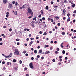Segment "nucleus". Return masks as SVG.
Here are the masks:
<instances>
[{
  "label": "nucleus",
  "instance_id": "1",
  "mask_svg": "<svg viewBox=\"0 0 76 76\" xmlns=\"http://www.w3.org/2000/svg\"><path fill=\"white\" fill-rule=\"evenodd\" d=\"M28 12H27L26 14L27 15H28V13H30L31 14V16H33V12H32V10H31L30 7L28 8Z\"/></svg>",
  "mask_w": 76,
  "mask_h": 76
},
{
  "label": "nucleus",
  "instance_id": "2",
  "mask_svg": "<svg viewBox=\"0 0 76 76\" xmlns=\"http://www.w3.org/2000/svg\"><path fill=\"white\" fill-rule=\"evenodd\" d=\"M14 54H16L17 55H19V51H18V49H15Z\"/></svg>",
  "mask_w": 76,
  "mask_h": 76
},
{
  "label": "nucleus",
  "instance_id": "3",
  "mask_svg": "<svg viewBox=\"0 0 76 76\" xmlns=\"http://www.w3.org/2000/svg\"><path fill=\"white\" fill-rule=\"evenodd\" d=\"M29 67L31 69H34V66H33V64L32 63H31L29 64Z\"/></svg>",
  "mask_w": 76,
  "mask_h": 76
},
{
  "label": "nucleus",
  "instance_id": "4",
  "mask_svg": "<svg viewBox=\"0 0 76 76\" xmlns=\"http://www.w3.org/2000/svg\"><path fill=\"white\" fill-rule=\"evenodd\" d=\"M12 54H12V53H10L9 56H5V58H9V57H11L12 56Z\"/></svg>",
  "mask_w": 76,
  "mask_h": 76
},
{
  "label": "nucleus",
  "instance_id": "5",
  "mask_svg": "<svg viewBox=\"0 0 76 76\" xmlns=\"http://www.w3.org/2000/svg\"><path fill=\"white\" fill-rule=\"evenodd\" d=\"M8 7L9 8H12V7H13V5L10 3L8 5Z\"/></svg>",
  "mask_w": 76,
  "mask_h": 76
},
{
  "label": "nucleus",
  "instance_id": "6",
  "mask_svg": "<svg viewBox=\"0 0 76 76\" xmlns=\"http://www.w3.org/2000/svg\"><path fill=\"white\" fill-rule=\"evenodd\" d=\"M3 1L4 4H6V3H7V0H3Z\"/></svg>",
  "mask_w": 76,
  "mask_h": 76
},
{
  "label": "nucleus",
  "instance_id": "7",
  "mask_svg": "<svg viewBox=\"0 0 76 76\" xmlns=\"http://www.w3.org/2000/svg\"><path fill=\"white\" fill-rule=\"evenodd\" d=\"M26 7V4L22 6V8L23 9H25V8Z\"/></svg>",
  "mask_w": 76,
  "mask_h": 76
},
{
  "label": "nucleus",
  "instance_id": "8",
  "mask_svg": "<svg viewBox=\"0 0 76 76\" xmlns=\"http://www.w3.org/2000/svg\"><path fill=\"white\" fill-rule=\"evenodd\" d=\"M50 53V51H46L45 52V54H48Z\"/></svg>",
  "mask_w": 76,
  "mask_h": 76
},
{
  "label": "nucleus",
  "instance_id": "9",
  "mask_svg": "<svg viewBox=\"0 0 76 76\" xmlns=\"http://www.w3.org/2000/svg\"><path fill=\"white\" fill-rule=\"evenodd\" d=\"M14 14L15 15H17L18 14V12H17V11H15L14 12Z\"/></svg>",
  "mask_w": 76,
  "mask_h": 76
},
{
  "label": "nucleus",
  "instance_id": "10",
  "mask_svg": "<svg viewBox=\"0 0 76 76\" xmlns=\"http://www.w3.org/2000/svg\"><path fill=\"white\" fill-rule=\"evenodd\" d=\"M42 50H39V54H41V53H42Z\"/></svg>",
  "mask_w": 76,
  "mask_h": 76
},
{
  "label": "nucleus",
  "instance_id": "11",
  "mask_svg": "<svg viewBox=\"0 0 76 76\" xmlns=\"http://www.w3.org/2000/svg\"><path fill=\"white\" fill-rule=\"evenodd\" d=\"M33 43V42H32V41H31L29 43V45H30V46H31V44H32V43Z\"/></svg>",
  "mask_w": 76,
  "mask_h": 76
},
{
  "label": "nucleus",
  "instance_id": "12",
  "mask_svg": "<svg viewBox=\"0 0 76 76\" xmlns=\"http://www.w3.org/2000/svg\"><path fill=\"white\" fill-rule=\"evenodd\" d=\"M40 12L42 15H43L44 14V12H43V11L42 10H41Z\"/></svg>",
  "mask_w": 76,
  "mask_h": 76
},
{
  "label": "nucleus",
  "instance_id": "13",
  "mask_svg": "<svg viewBox=\"0 0 76 76\" xmlns=\"http://www.w3.org/2000/svg\"><path fill=\"white\" fill-rule=\"evenodd\" d=\"M55 18L56 19H57V20H58V19H60V18H59L57 16H56L55 17Z\"/></svg>",
  "mask_w": 76,
  "mask_h": 76
},
{
  "label": "nucleus",
  "instance_id": "14",
  "mask_svg": "<svg viewBox=\"0 0 76 76\" xmlns=\"http://www.w3.org/2000/svg\"><path fill=\"white\" fill-rule=\"evenodd\" d=\"M45 9H46V10H48V6H46Z\"/></svg>",
  "mask_w": 76,
  "mask_h": 76
},
{
  "label": "nucleus",
  "instance_id": "15",
  "mask_svg": "<svg viewBox=\"0 0 76 76\" xmlns=\"http://www.w3.org/2000/svg\"><path fill=\"white\" fill-rule=\"evenodd\" d=\"M34 53L35 54H37V50H34Z\"/></svg>",
  "mask_w": 76,
  "mask_h": 76
},
{
  "label": "nucleus",
  "instance_id": "16",
  "mask_svg": "<svg viewBox=\"0 0 76 76\" xmlns=\"http://www.w3.org/2000/svg\"><path fill=\"white\" fill-rule=\"evenodd\" d=\"M57 10V9L55 8L53 10V11H54V12H56Z\"/></svg>",
  "mask_w": 76,
  "mask_h": 76
},
{
  "label": "nucleus",
  "instance_id": "17",
  "mask_svg": "<svg viewBox=\"0 0 76 76\" xmlns=\"http://www.w3.org/2000/svg\"><path fill=\"white\" fill-rule=\"evenodd\" d=\"M62 34L64 35H65V32H62Z\"/></svg>",
  "mask_w": 76,
  "mask_h": 76
},
{
  "label": "nucleus",
  "instance_id": "18",
  "mask_svg": "<svg viewBox=\"0 0 76 76\" xmlns=\"http://www.w3.org/2000/svg\"><path fill=\"white\" fill-rule=\"evenodd\" d=\"M62 54H65V51L63 50Z\"/></svg>",
  "mask_w": 76,
  "mask_h": 76
},
{
  "label": "nucleus",
  "instance_id": "19",
  "mask_svg": "<svg viewBox=\"0 0 76 76\" xmlns=\"http://www.w3.org/2000/svg\"><path fill=\"white\" fill-rule=\"evenodd\" d=\"M42 20H45V18H44V17H43L42 18Z\"/></svg>",
  "mask_w": 76,
  "mask_h": 76
},
{
  "label": "nucleus",
  "instance_id": "20",
  "mask_svg": "<svg viewBox=\"0 0 76 76\" xmlns=\"http://www.w3.org/2000/svg\"><path fill=\"white\" fill-rule=\"evenodd\" d=\"M13 62H14V63H15V62H16V59H13Z\"/></svg>",
  "mask_w": 76,
  "mask_h": 76
},
{
  "label": "nucleus",
  "instance_id": "21",
  "mask_svg": "<svg viewBox=\"0 0 76 76\" xmlns=\"http://www.w3.org/2000/svg\"><path fill=\"white\" fill-rule=\"evenodd\" d=\"M18 3L17 2H16L15 4V6L16 7V6H17L18 5Z\"/></svg>",
  "mask_w": 76,
  "mask_h": 76
},
{
  "label": "nucleus",
  "instance_id": "22",
  "mask_svg": "<svg viewBox=\"0 0 76 76\" xmlns=\"http://www.w3.org/2000/svg\"><path fill=\"white\" fill-rule=\"evenodd\" d=\"M75 6H76V5H75V4H72V7H75Z\"/></svg>",
  "mask_w": 76,
  "mask_h": 76
},
{
  "label": "nucleus",
  "instance_id": "23",
  "mask_svg": "<svg viewBox=\"0 0 76 76\" xmlns=\"http://www.w3.org/2000/svg\"><path fill=\"white\" fill-rule=\"evenodd\" d=\"M36 18H37L36 17H35L33 18V20H35L36 21L37 20V19H36Z\"/></svg>",
  "mask_w": 76,
  "mask_h": 76
},
{
  "label": "nucleus",
  "instance_id": "24",
  "mask_svg": "<svg viewBox=\"0 0 76 76\" xmlns=\"http://www.w3.org/2000/svg\"><path fill=\"white\" fill-rule=\"evenodd\" d=\"M20 40V39H16V41H19Z\"/></svg>",
  "mask_w": 76,
  "mask_h": 76
},
{
  "label": "nucleus",
  "instance_id": "25",
  "mask_svg": "<svg viewBox=\"0 0 76 76\" xmlns=\"http://www.w3.org/2000/svg\"><path fill=\"white\" fill-rule=\"evenodd\" d=\"M10 63L11 64V63H10L9 62H7V65H9L10 64Z\"/></svg>",
  "mask_w": 76,
  "mask_h": 76
},
{
  "label": "nucleus",
  "instance_id": "26",
  "mask_svg": "<svg viewBox=\"0 0 76 76\" xmlns=\"http://www.w3.org/2000/svg\"><path fill=\"white\" fill-rule=\"evenodd\" d=\"M31 25L32 26L33 28H34V27H35V26H34V24H32Z\"/></svg>",
  "mask_w": 76,
  "mask_h": 76
},
{
  "label": "nucleus",
  "instance_id": "27",
  "mask_svg": "<svg viewBox=\"0 0 76 76\" xmlns=\"http://www.w3.org/2000/svg\"><path fill=\"white\" fill-rule=\"evenodd\" d=\"M56 50L57 51H58L60 50V49H59V48H57L56 49Z\"/></svg>",
  "mask_w": 76,
  "mask_h": 76
},
{
  "label": "nucleus",
  "instance_id": "28",
  "mask_svg": "<svg viewBox=\"0 0 76 76\" xmlns=\"http://www.w3.org/2000/svg\"><path fill=\"white\" fill-rule=\"evenodd\" d=\"M47 35V33L46 32H45L43 34V35Z\"/></svg>",
  "mask_w": 76,
  "mask_h": 76
},
{
  "label": "nucleus",
  "instance_id": "29",
  "mask_svg": "<svg viewBox=\"0 0 76 76\" xmlns=\"http://www.w3.org/2000/svg\"><path fill=\"white\" fill-rule=\"evenodd\" d=\"M70 19L68 18L67 20V22H68V21H70Z\"/></svg>",
  "mask_w": 76,
  "mask_h": 76
},
{
  "label": "nucleus",
  "instance_id": "30",
  "mask_svg": "<svg viewBox=\"0 0 76 76\" xmlns=\"http://www.w3.org/2000/svg\"><path fill=\"white\" fill-rule=\"evenodd\" d=\"M51 4H53V3H54V2H53V1H52L51 2Z\"/></svg>",
  "mask_w": 76,
  "mask_h": 76
},
{
  "label": "nucleus",
  "instance_id": "31",
  "mask_svg": "<svg viewBox=\"0 0 76 76\" xmlns=\"http://www.w3.org/2000/svg\"><path fill=\"white\" fill-rule=\"evenodd\" d=\"M12 31V29L11 28H10L9 29V31H10V32H11Z\"/></svg>",
  "mask_w": 76,
  "mask_h": 76
},
{
  "label": "nucleus",
  "instance_id": "32",
  "mask_svg": "<svg viewBox=\"0 0 76 76\" xmlns=\"http://www.w3.org/2000/svg\"><path fill=\"white\" fill-rule=\"evenodd\" d=\"M45 47H48L49 46L48 45H45Z\"/></svg>",
  "mask_w": 76,
  "mask_h": 76
},
{
  "label": "nucleus",
  "instance_id": "33",
  "mask_svg": "<svg viewBox=\"0 0 76 76\" xmlns=\"http://www.w3.org/2000/svg\"><path fill=\"white\" fill-rule=\"evenodd\" d=\"M70 13H69L67 14V16H70Z\"/></svg>",
  "mask_w": 76,
  "mask_h": 76
},
{
  "label": "nucleus",
  "instance_id": "34",
  "mask_svg": "<svg viewBox=\"0 0 76 76\" xmlns=\"http://www.w3.org/2000/svg\"><path fill=\"white\" fill-rule=\"evenodd\" d=\"M57 25H58V26H60V23H58L57 24Z\"/></svg>",
  "mask_w": 76,
  "mask_h": 76
},
{
  "label": "nucleus",
  "instance_id": "35",
  "mask_svg": "<svg viewBox=\"0 0 76 76\" xmlns=\"http://www.w3.org/2000/svg\"><path fill=\"white\" fill-rule=\"evenodd\" d=\"M37 44H39V41L38 40L37 41Z\"/></svg>",
  "mask_w": 76,
  "mask_h": 76
},
{
  "label": "nucleus",
  "instance_id": "36",
  "mask_svg": "<svg viewBox=\"0 0 76 76\" xmlns=\"http://www.w3.org/2000/svg\"><path fill=\"white\" fill-rule=\"evenodd\" d=\"M41 14L39 15L38 17L39 18H41Z\"/></svg>",
  "mask_w": 76,
  "mask_h": 76
},
{
  "label": "nucleus",
  "instance_id": "37",
  "mask_svg": "<svg viewBox=\"0 0 76 76\" xmlns=\"http://www.w3.org/2000/svg\"><path fill=\"white\" fill-rule=\"evenodd\" d=\"M30 39H31V40H34V38H31Z\"/></svg>",
  "mask_w": 76,
  "mask_h": 76
},
{
  "label": "nucleus",
  "instance_id": "38",
  "mask_svg": "<svg viewBox=\"0 0 76 76\" xmlns=\"http://www.w3.org/2000/svg\"><path fill=\"white\" fill-rule=\"evenodd\" d=\"M59 58H62V56H60L59 57Z\"/></svg>",
  "mask_w": 76,
  "mask_h": 76
},
{
  "label": "nucleus",
  "instance_id": "39",
  "mask_svg": "<svg viewBox=\"0 0 76 76\" xmlns=\"http://www.w3.org/2000/svg\"><path fill=\"white\" fill-rule=\"evenodd\" d=\"M75 22H76V20H73V23H75Z\"/></svg>",
  "mask_w": 76,
  "mask_h": 76
},
{
  "label": "nucleus",
  "instance_id": "40",
  "mask_svg": "<svg viewBox=\"0 0 76 76\" xmlns=\"http://www.w3.org/2000/svg\"><path fill=\"white\" fill-rule=\"evenodd\" d=\"M32 18V16H29V17H28V19H31Z\"/></svg>",
  "mask_w": 76,
  "mask_h": 76
},
{
  "label": "nucleus",
  "instance_id": "41",
  "mask_svg": "<svg viewBox=\"0 0 76 76\" xmlns=\"http://www.w3.org/2000/svg\"><path fill=\"white\" fill-rule=\"evenodd\" d=\"M72 16H74V17H75V16H76V15L75 14H73Z\"/></svg>",
  "mask_w": 76,
  "mask_h": 76
},
{
  "label": "nucleus",
  "instance_id": "42",
  "mask_svg": "<svg viewBox=\"0 0 76 76\" xmlns=\"http://www.w3.org/2000/svg\"><path fill=\"white\" fill-rule=\"evenodd\" d=\"M63 12V13H66V10H64Z\"/></svg>",
  "mask_w": 76,
  "mask_h": 76
},
{
  "label": "nucleus",
  "instance_id": "43",
  "mask_svg": "<svg viewBox=\"0 0 76 76\" xmlns=\"http://www.w3.org/2000/svg\"><path fill=\"white\" fill-rule=\"evenodd\" d=\"M26 53V51L25 50L23 51V53H24V54H25V53Z\"/></svg>",
  "mask_w": 76,
  "mask_h": 76
},
{
  "label": "nucleus",
  "instance_id": "44",
  "mask_svg": "<svg viewBox=\"0 0 76 76\" xmlns=\"http://www.w3.org/2000/svg\"><path fill=\"white\" fill-rule=\"evenodd\" d=\"M66 2H67V1L66 0H64V3H66Z\"/></svg>",
  "mask_w": 76,
  "mask_h": 76
},
{
  "label": "nucleus",
  "instance_id": "45",
  "mask_svg": "<svg viewBox=\"0 0 76 76\" xmlns=\"http://www.w3.org/2000/svg\"><path fill=\"white\" fill-rule=\"evenodd\" d=\"M17 44L18 45H19V42H18L17 43Z\"/></svg>",
  "mask_w": 76,
  "mask_h": 76
},
{
  "label": "nucleus",
  "instance_id": "46",
  "mask_svg": "<svg viewBox=\"0 0 76 76\" xmlns=\"http://www.w3.org/2000/svg\"><path fill=\"white\" fill-rule=\"evenodd\" d=\"M50 20H51V22H54V21L53 20V18L50 19Z\"/></svg>",
  "mask_w": 76,
  "mask_h": 76
},
{
  "label": "nucleus",
  "instance_id": "47",
  "mask_svg": "<svg viewBox=\"0 0 76 76\" xmlns=\"http://www.w3.org/2000/svg\"><path fill=\"white\" fill-rule=\"evenodd\" d=\"M19 62H20V64H22V61L21 60Z\"/></svg>",
  "mask_w": 76,
  "mask_h": 76
},
{
  "label": "nucleus",
  "instance_id": "48",
  "mask_svg": "<svg viewBox=\"0 0 76 76\" xmlns=\"http://www.w3.org/2000/svg\"><path fill=\"white\" fill-rule=\"evenodd\" d=\"M63 20H65L66 19V17H64L63 18Z\"/></svg>",
  "mask_w": 76,
  "mask_h": 76
},
{
  "label": "nucleus",
  "instance_id": "49",
  "mask_svg": "<svg viewBox=\"0 0 76 76\" xmlns=\"http://www.w3.org/2000/svg\"><path fill=\"white\" fill-rule=\"evenodd\" d=\"M34 58L33 57H31V60H34Z\"/></svg>",
  "mask_w": 76,
  "mask_h": 76
},
{
  "label": "nucleus",
  "instance_id": "50",
  "mask_svg": "<svg viewBox=\"0 0 76 76\" xmlns=\"http://www.w3.org/2000/svg\"><path fill=\"white\" fill-rule=\"evenodd\" d=\"M3 39L2 38H0V41H2Z\"/></svg>",
  "mask_w": 76,
  "mask_h": 76
},
{
  "label": "nucleus",
  "instance_id": "51",
  "mask_svg": "<svg viewBox=\"0 0 76 76\" xmlns=\"http://www.w3.org/2000/svg\"><path fill=\"white\" fill-rule=\"evenodd\" d=\"M74 13H76V10H75L73 12Z\"/></svg>",
  "mask_w": 76,
  "mask_h": 76
},
{
  "label": "nucleus",
  "instance_id": "52",
  "mask_svg": "<svg viewBox=\"0 0 76 76\" xmlns=\"http://www.w3.org/2000/svg\"><path fill=\"white\" fill-rule=\"evenodd\" d=\"M2 64H5V62H4V61H3L2 62Z\"/></svg>",
  "mask_w": 76,
  "mask_h": 76
},
{
  "label": "nucleus",
  "instance_id": "53",
  "mask_svg": "<svg viewBox=\"0 0 76 76\" xmlns=\"http://www.w3.org/2000/svg\"><path fill=\"white\" fill-rule=\"evenodd\" d=\"M37 58H39V57H40V56L39 55H37Z\"/></svg>",
  "mask_w": 76,
  "mask_h": 76
},
{
  "label": "nucleus",
  "instance_id": "54",
  "mask_svg": "<svg viewBox=\"0 0 76 76\" xmlns=\"http://www.w3.org/2000/svg\"><path fill=\"white\" fill-rule=\"evenodd\" d=\"M26 41H28L29 40V38H27L26 39Z\"/></svg>",
  "mask_w": 76,
  "mask_h": 76
},
{
  "label": "nucleus",
  "instance_id": "55",
  "mask_svg": "<svg viewBox=\"0 0 76 76\" xmlns=\"http://www.w3.org/2000/svg\"><path fill=\"white\" fill-rule=\"evenodd\" d=\"M26 76H29V74H27L26 75Z\"/></svg>",
  "mask_w": 76,
  "mask_h": 76
},
{
  "label": "nucleus",
  "instance_id": "56",
  "mask_svg": "<svg viewBox=\"0 0 76 76\" xmlns=\"http://www.w3.org/2000/svg\"><path fill=\"white\" fill-rule=\"evenodd\" d=\"M27 28H25L24 29V31H27Z\"/></svg>",
  "mask_w": 76,
  "mask_h": 76
},
{
  "label": "nucleus",
  "instance_id": "57",
  "mask_svg": "<svg viewBox=\"0 0 76 76\" xmlns=\"http://www.w3.org/2000/svg\"><path fill=\"white\" fill-rule=\"evenodd\" d=\"M3 28H6V26H3Z\"/></svg>",
  "mask_w": 76,
  "mask_h": 76
},
{
  "label": "nucleus",
  "instance_id": "58",
  "mask_svg": "<svg viewBox=\"0 0 76 76\" xmlns=\"http://www.w3.org/2000/svg\"><path fill=\"white\" fill-rule=\"evenodd\" d=\"M67 57H65V60H67Z\"/></svg>",
  "mask_w": 76,
  "mask_h": 76
},
{
  "label": "nucleus",
  "instance_id": "59",
  "mask_svg": "<svg viewBox=\"0 0 76 76\" xmlns=\"http://www.w3.org/2000/svg\"><path fill=\"white\" fill-rule=\"evenodd\" d=\"M31 23H32V24H33V23H34V21H31Z\"/></svg>",
  "mask_w": 76,
  "mask_h": 76
},
{
  "label": "nucleus",
  "instance_id": "60",
  "mask_svg": "<svg viewBox=\"0 0 76 76\" xmlns=\"http://www.w3.org/2000/svg\"><path fill=\"white\" fill-rule=\"evenodd\" d=\"M42 31H40L39 32V33L40 34H42Z\"/></svg>",
  "mask_w": 76,
  "mask_h": 76
},
{
  "label": "nucleus",
  "instance_id": "61",
  "mask_svg": "<svg viewBox=\"0 0 76 76\" xmlns=\"http://www.w3.org/2000/svg\"><path fill=\"white\" fill-rule=\"evenodd\" d=\"M52 61H53V62H54L55 61V59H53L52 60Z\"/></svg>",
  "mask_w": 76,
  "mask_h": 76
},
{
  "label": "nucleus",
  "instance_id": "62",
  "mask_svg": "<svg viewBox=\"0 0 76 76\" xmlns=\"http://www.w3.org/2000/svg\"><path fill=\"white\" fill-rule=\"evenodd\" d=\"M24 45L26 46V47L27 46V44H24Z\"/></svg>",
  "mask_w": 76,
  "mask_h": 76
},
{
  "label": "nucleus",
  "instance_id": "63",
  "mask_svg": "<svg viewBox=\"0 0 76 76\" xmlns=\"http://www.w3.org/2000/svg\"><path fill=\"white\" fill-rule=\"evenodd\" d=\"M6 17H7V18H8V17H9V15H6Z\"/></svg>",
  "mask_w": 76,
  "mask_h": 76
},
{
  "label": "nucleus",
  "instance_id": "64",
  "mask_svg": "<svg viewBox=\"0 0 76 76\" xmlns=\"http://www.w3.org/2000/svg\"><path fill=\"white\" fill-rule=\"evenodd\" d=\"M55 53H56V54H57V53H58V51H55Z\"/></svg>",
  "mask_w": 76,
  "mask_h": 76
}]
</instances>
